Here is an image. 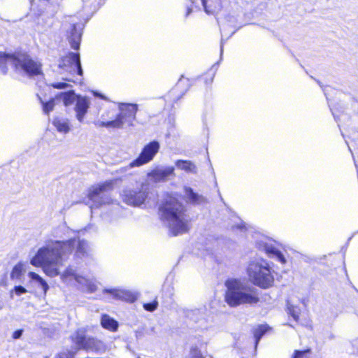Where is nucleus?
<instances>
[{"mask_svg":"<svg viewBox=\"0 0 358 358\" xmlns=\"http://www.w3.org/2000/svg\"><path fill=\"white\" fill-rule=\"evenodd\" d=\"M41 103L43 104V109L45 113L48 114L50 111H52L55 106V101L53 99H50L48 102H44L39 98Z\"/></svg>","mask_w":358,"mask_h":358,"instance_id":"nucleus-27","label":"nucleus"},{"mask_svg":"<svg viewBox=\"0 0 358 358\" xmlns=\"http://www.w3.org/2000/svg\"><path fill=\"white\" fill-rule=\"evenodd\" d=\"M237 227H238V228H240V229H242V228L243 227V226H242V225H238V226H237Z\"/></svg>","mask_w":358,"mask_h":358,"instance_id":"nucleus-43","label":"nucleus"},{"mask_svg":"<svg viewBox=\"0 0 358 358\" xmlns=\"http://www.w3.org/2000/svg\"><path fill=\"white\" fill-rule=\"evenodd\" d=\"M106 292H110L113 294L115 297L121 299L122 300L129 301V302H134L135 301L138 296L139 294L138 292H132L131 291L128 290H108L105 289Z\"/></svg>","mask_w":358,"mask_h":358,"instance_id":"nucleus-16","label":"nucleus"},{"mask_svg":"<svg viewBox=\"0 0 358 358\" xmlns=\"http://www.w3.org/2000/svg\"><path fill=\"white\" fill-rule=\"evenodd\" d=\"M157 306L158 302L157 301H154L152 303H147L143 304L144 309L150 312L155 310Z\"/></svg>","mask_w":358,"mask_h":358,"instance_id":"nucleus-30","label":"nucleus"},{"mask_svg":"<svg viewBox=\"0 0 358 358\" xmlns=\"http://www.w3.org/2000/svg\"><path fill=\"white\" fill-rule=\"evenodd\" d=\"M174 175L173 166L157 167L148 174V178L152 182H161L166 180L170 176Z\"/></svg>","mask_w":358,"mask_h":358,"instance_id":"nucleus-14","label":"nucleus"},{"mask_svg":"<svg viewBox=\"0 0 358 358\" xmlns=\"http://www.w3.org/2000/svg\"><path fill=\"white\" fill-rule=\"evenodd\" d=\"M185 193L187 199L192 203H200L204 201L202 196H200L193 192V189L190 187H185Z\"/></svg>","mask_w":358,"mask_h":358,"instance_id":"nucleus-22","label":"nucleus"},{"mask_svg":"<svg viewBox=\"0 0 358 358\" xmlns=\"http://www.w3.org/2000/svg\"><path fill=\"white\" fill-rule=\"evenodd\" d=\"M25 271L24 264L20 262L17 264L12 269L10 273V278L12 280L19 279L23 272Z\"/></svg>","mask_w":358,"mask_h":358,"instance_id":"nucleus-23","label":"nucleus"},{"mask_svg":"<svg viewBox=\"0 0 358 358\" xmlns=\"http://www.w3.org/2000/svg\"><path fill=\"white\" fill-rule=\"evenodd\" d=\"M96 124L98 125L99 127L121 129V122L120 120H115V119L112 121L108 122H98L97 123H96Z\"/></svg>","mask_w":358,"mask_h":358,"instance_id":"nucleus-26","label":"nucleus"},{"mask_svg":"<svg viewBox=\"0 0 358 358\" xmlns=\"http://www.w3.org/2000/svg\"><path fill=\"white\" fill-rule=\"evenodd\" d=\"M72 341L76 345V350H92L97 352H105L106 345L101 341L94 338H86L85 331L79 329L71 336Z\"/></svg>","mask_w":358,"mask_h":358,"instance_id":"nucleus-7","label":"nucleus"},{"mask_svg":"<svg viewBox=\"0 0 358 358\" xmlns=\"http://www.w3.org/2000/svg\"><path fill=\"white\" fill-rule=\"evenodd\" d=\"M50 85L56 89H66L69 86V85L66 82H57L52 83Z\"/></svg>","mask_w":358,"mask_h":358,"instance_id":"nucleus-33","label":"nucleus"},{"mask_svg":"<svg viewBox=\"0 0 358 358\" xmlns=\"http://www.w3.org/2000/svg\"><path fill=\"white\" fill-rule=\"evenodd\" d=\"M287 308H288L289 314L290 315H292V317L296 321H297L299 320V313H300L299 308H298L297 307H295V306H294L292 305H289Z\"/></svg>","mask_w":358,"mask_h":358,"instance_id":"nucleus-28","label":"nucleus"},{"mask_svg":"<svg viewBox=\"0 0 358 358\" xmlns=\"http://www.w3.org/2000/svg\"><path fill=\"white\" fill-rule=\"evenodd\" d=\"M257 245L259 250L264 251L269 257L276 258L282 264L286 262L282 254L273 245L270 240L263 238L257 242Z\"/></svg>","mask_w":358,"mask_h":358,"instance_id":"nucleus-13","label":"nucleus"},{"mask_svg":"<svg viewBox=\"0 0 358 358\" xmlns=\"http://www.w3.org/2000/svg\"><path fill=\"white\" fill-rule=\"evenodd\" d=\"M75 248V255L78 258H83L88 255L89 245L84 240L50 239L38 248L36 255L31 259L30 264L36 267H41L49 277L57 276L60 274V268Z\"/></svg>","mask_w":358,"mask_h":358,"instance_id":"nucleus-1","label":"nucleus"},{"mask_svg":"<svg viewBox=\"0 0 358 358\" xmlns=\"http://www.w3.org/2000/svg\"><path fill=\"white\" fill-rule=\"evenodd\" d=\"M201 3L206 13H212L214 11L220 10L222 8V5L220 3L217 6H215L213 9H210V8L206 5V0H201Z\"/></svg>","mask_w":358,"mask_h":358,"instance_id":"nucleus-29","label":"nucleus"},{"mask_svg":"<svg viewBox=\"0 0 358 358\" xmlns=\"http://www.w3.org/2000/svg\"><path fill=\"white\" fill-rule=\"evenodd\" d=\"M138 358H140V357H138Z\"/></svg>","mask_w":358,"mask_h":358,"instance_id":"nucleus-45","label":"nucleus"},{"mask_svg":"<svg viewBox=\"0 0 358 358\" xmlns=\"http://www.w3.org/2000/svg\"><path fill=\"white\" fill-rule=\"evenodd\" d=\"M119 109L120 113L117 115L115 120L121 122V128L123 127L124 123L132 126L133 121L136 119L138 106L136 104L120 103Z\"/></svg>","mask_w":358,"mask_h":358,"instance_id":"nucleus-12","label":"nucleus"},{"mask_svg":"<svg viewBox=\"0 0 358 358\" xmlns=\"http://www.w3.org/2000/svg\"><path fill=\"white\" fill-rule=\"evenodd\" d=\"M20 75L32 76L41 73V65L26 54L8 55L0 52V71L6 73L8 66Z\"/></svg>","mask_w":358,"mask_h":358,"instance_id":"nucleus-4","label":"nucleus"},{"mask_svg":"<svg viewBox=\"0 0 358 358\" xmlns=\"http://www.w3.org/2000/svg\"><path fill=\"white\" fill-rule=\"evenodd\" d=\"M268 327L267 325H261L256 330L259 331H262L263 333H266Z\"/></svg>","mask_w":358,"mask_h":358,"instance_id":"nucleus-37","label":"nucleus"},{"mask_svg":"<svg viewBox=\"0 0 358 358\" xmlns=\"http://www.w3.org/2000/svg\"><path fill=\"white\" fill-rule=\"evenodd\" d=\"M159 215L173 236L186 233L189 230V217L185 208L176 198H166L159 207Z\"/></svg>","mask_w":358,"mask_h":358,"instance_id":"nucleus-2","label":"nucleus"},{"mask_svg":"<svg viewBox=\"0 0 358 358\" xmlns=\"http://www.w3.org/2000/svg\"><path fill=\"white\" fill-rule=\"evenodd\" d=\"M90 106V100L87 96H77L75 106L76 117L79 122H83Z\"/></svg>","mask_w":358,"mask_h":358,"instance_id":"nucleus-15","label":"nucleus"},{"mask_svg":"<svg viewBox=\"0 0 358 358\" xmlns=\"http://www.w3.org/2000/svg\"><path fill=\"white\" fill-rule=\"evenodd\" d=\"M61 278L62 281L66 283H71L75 281L79 284L81 289L90 293L95 292L97 289V286L93 280L78 275L71 267H68L61 274Z\"/></svg>","mask_w":358,"mask_h":358,"instance_id":"nucleus-8","label":"nucleus"},{"mask_svg":"<svg viewBox=\"0 0 358 358\" xmlns=\"http://www.w3.org/2000/svg\"><path fill=\"white\" fill-rule=\"evenodd\" d=\"M160 148L159 143L157 141H152L145 145L139 156L131 162L129 164L130 167L141 166L151 162Z\"/></svg>","mask_w":358,"mask_h":358,"instance_id":"nucleus-9","label":"nucleus"},{"mask_svg":"<svg viewBox=\"0 0 358 358\" xmlns=\"http://www.w3.org/2000/svg\"><path fill=\"white\" fill-rule=\"evenodd\" d=\"M78 350H76V346L75 348L69 350L67 353H64V352L60 353L58 355L57 358H73L74 355L76 353V352Z\"/></svg>","mask_w":358,"mask_h":358,"instance_id":"nucleus-31","label":"nucleus"},{"mask_svg":"<svg viewBox=\"0 0 358 358\" xmlns=\"http://www.w3.org/2000/svg\"><path fill=\"white\" fill-rule=\"evenodd\" d=\"M60 229H61V230H62V231L66 232V233H69V232H70V231H71V230H70L68 227H64H64H62Z\"/></svg>","mask_w":358,"mask_h":358,"instance_id":"nucleus-39","label":"nucleus"},{"mask_svg":"<svg viewBox=\"0 0 358 358\" xmlns=\"http://www.w3.org/2000/svg\"><path fill=\"white\" fill-rule=\"evenodd\" d=\"M101 324L102 327L110 331H115L118 327L117 322L107 315L101 316Z\"/></svg>","mask_w":358,"mask_h":358,"instance_id":"nucleus-18","label":"nucleus"},{"mask_svg":"<svg viewBox=\"0 0 358 358\" xmlns=\"http://www.w3.org/2000/svg\"><path fill=\"white\" fill-rule=\"evenodd\" d=\"M264 334V333H263L262 331H259L255 330V339H256V345L257 344V343L259 342V341L261 339L262 336Z\"/></svg>","mask_w":358,"mask_h":358,"instance_id":"nucleus-35","label":"nucleus"},{"mask_svg":"<svg viewBox=\"0 0 358 358\" xmlns=\"http://www.w3.org/2000/svg\"><path fill=\"white\" fill-rule=\"evenodd\" d=\"M53 125L58 132L67 134L70 129L69 120L64 117H56L53 120Z\"/></svg>","mask_w":358,"mask_h":358,"instance_id":"nucleus-17","label":"nucleus"},{"mask_svg":"<svg viewBox=\"0 0 358 358\" xmlns=\"http://www.w3.org/2000/svg\"><path fill=\"white\" fill-rule=\"evenodd\" d=\"M62 100L64 104L66 106L72 105L75 101H76L77 96H76L73 91H69L66 93L62 94Z\"/></svg>","mask_w":358,"mask_h":358,"instance_id":"nucleus-24","label":"nucleus"},{"mask_svg":"<svg viewBox=\"0 0 358 358\" xmlns=\"http://www.w3.org/2000/svg\"><path fill=\"white\" fill-rule=\"evenodd\" d=\"M28 276L31 278V280L36 282L38 285L41 287L44 294L45 295L48 290L49 289V285H48L47 282L38 274L34 272H29L28 273Z\"/></svg>","mask_w":358,"mask_h":358,"instance_id":"nucleus-19","label":"nucleus"},{"mask_svg":"<svg viewBox=\"0 0 358 358\" xmlns=\"http://www.w3.org/2000/svg\"><path fill=\"white\" fill-rule=\"evenodd\" d=\"M191 13V9L188 8L187 15H189Z\"/></svg>","mask_w":358,"mask_h":358,"instance_id":"nucleus-42","label":"nucleus"},{"mask_svg":"<svg viewBox=\"0 0 358 358\" xmlns=\"http://www.w3.org/2000/svg\"><path fill=\"white\" fill-rule=\"evenodd\" d=\"M176 166L186 172L196 173V167L191 161L178 160L176 162Z\"/></svg>","mask_w":358,"mask_h":358,"instance_id":"nucleus-20","label":"nucleus"},{"mask_svg":"<svg viewBox=\"0 0 358 358\" xmlns=\"http://www.w3.org/2000/svg\"><path fill=\"white\" fill-rule=\"evenodd\" d=\"M147 185H144L143 182L141 184V189L138 192L130 188H126L121 194L122 200L129 205L139 206L143 203L147 197Z\"/></svg>","mask_w":358,"mask_h":358,"instance_id":"nucleus-10","label":"nucleus"},{"mask_svg":"<svg viewBox=\"0 0 358 358\" xmlns=\"http://www.w3.org/2000/svg\"><path fill=\"white\" fill-rule=\"evenodd\" d=\"M65 81H70V80L69 78H64V79Z\"/></svg>","mask_w":358,"mask_h":358,"instance_id":"nucleus-44","label":"nucleus"},{"mask_svg":"<svg viewBox=\"0 0 358 358\" xmlns=\"http://www.w3.org/2000/svg\"><path fill=\"white\" fill-rule=\"evenodd\" d=\"M113 185L112 181H106L92 186L90 189L88 198L93 203L91 208H99L102 204L110 203L111 198L109 196L108 192L113 189Z\"/></svg>","mask_w":358,"mask_h":358,"instance_id":"nucleus-6","label":"nucleus"},{"mask_svg":"<svg viewBox=\"0 0 358 358\" xmlns=\"http://www.w3.org/2000/svg\"><path fill=\"white\" fill-rule=\"evenodd\" d=\"M93 94L95 96H97V97H99L103 100H108V99L106 98V96H105L103 94H100L99 92H93Z\"/></svg>","mask_w":358,"mask_h":358,"instance_id":"nucleus-38","label":"nucleus"},{"mask_svg":"<svg viewBox=\"0 0 358 358\" xmlns=\"http://www.w3.org/2000/svg\"><path fill=\"white\" fill-rule=\"evenodd\" d=\"M220 51H221V54H222V52H223V42H222V40L221 41Z\"/></svg>","mask_w":358,"mask_h":358,"instance_id":"nucleus-40","label":"nucleus"},{"mask_svg":"<svg viewBox=\"0 0 358 358\" xmlns=\"http://www.w3.org/2000/svg\"><path fill=\"white\" fill-rule=\"evenodd\" d=\"M13 292H15V294H17V296H20L22 294L26 293L27 289L24 287L19 285V286H15L14 287V289L10 292L11 295L13 294Z\"/></svg>","mask_w":358,"mask_h":358,"instance_id":"nucleus-32","label":"nucleus"},{"mask_svg":"<svg viewBox=\"0 0 358 358\" xmlns=\"http://www.w3.org/2000/svg\"><path fill=\"white\" fill-rule=\"evenodd\" d=\"M22 334V330H21V329L16 330L15 331H14V333L13 334V338L14 339L20 338L21 337Z\"/></svg>","mask_w":358,"mask_h":358,"instance_id":"nucleus-36","label":"nucleus"},{"mask_svg":"<svg viewBox=\"0 0 358 358\" xmlns=\"http://www.w3.org/2000/svg\"><path fill=\"white\" fill-rule=\"evenodd\" d=\"M81 38V33L78 31L75 24L72 27V33L70 36V43L72 48L78 50L80 46V41Z\"/></svg>","mask_w":358,"mask_h":358,"instance_id":"nucleus-21","label":"nucleus"},{"mask_svg":"<svg viewBox=\"0 0 358 358\" xmlns=\"http://www.w3.org/2000/svg\"><path fill=\"white\" fill-rule=\"evenodd\" d=\"M59 67L71 74L77 73L79 76H83V72L78 53L69 52L63 57L59 64Z\"/></svg>","mask_w":358,"mask_h":358,"instance_id":"nucleus-11","label":"nucleus"},{"mask_svg":"<svg viewBox=\"0 0 358 358\" xmlns=\"http://www.w3.org/2000/svg\"><path fill=\"white\" fill-rule=\"evenodd\" d=\"M273 271L268 262L257 259L248 262L246 273L248 280L262 289H268L274 284Z\"/></svg>","mask_w":358,"mask_h":358,"instance_id":"nucleus-5","label":"nucleus"},{"mask_svg":"<svg viewBox=\"0 0 358 358\" xmlns=\"http://www.w3.org/2000/svg\"><path fill=\"white\" fill-rule=\"evenodd\" d=\"M309 352H310L309 350H303V351L296 350V351H295L294 356L293 358H306V355Z\"/></svg>","mask_w":358,"mask_h":358,"instance_id":"nucleus-34","label":"nucleus"},{"mask_svg":"<svg viewBox=\"0 0 358 358\" xmlns=\"http://www.w3.org/2000/svg\"><path fill=\"white\" fill-rule=\"evenodd\" d=\"M331 110L332 111L333 115L334 116V118L336 119V115H335V113H334V110L332 108H331Z\"/></svg>","mask_w":358,"mask_h":358,"instance_id":"nucleus-41","label":"nucleus"},{"mask_svg":"<svg viewBox=\"0 0 358 358\" xmlns=\"http://www.w3.org/2000/svg\"><path fill=\"white\" fill-rule=\"evenodd\" d=\"M225 286L224 301L230 307L254 305L259 301L255 289L247 287L240 280L229 279L225 282Z\"/></svg>","mask_w":358,"mask_h":358,"instance_id":"nucleus-3","label":"nucleus"},{"mask_svg":"<svg viewBox=\"0 0 358 358\" xmlns=\"http://www.w3.org/2000/svg\"><path fill=\"white\" fill-rule=\"evenodd\" d=\"M185 358H204V357L198 346L193 345L191 346L189 352Z\"/></svg>","mask_w":358,"mask_h":358,"instance_id":"nucleus-25","label":"nucleus"}]
</instances>
